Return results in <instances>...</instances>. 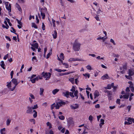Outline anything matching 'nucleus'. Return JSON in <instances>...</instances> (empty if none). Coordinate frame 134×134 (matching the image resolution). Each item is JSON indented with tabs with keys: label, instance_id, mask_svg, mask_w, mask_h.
<instances>
[{
	"label": "nucleus",
	"instance_id": "obj_35",
	"mask_svg": "<svg viewBox=\"0 0 134 134\" xmlns=\"http://www.w3.org/2000/svg\"><path fill=\"white\" fill-rule=\"evenodd\" d=\"M32 27H34V28L37 29V26L36 24L34 23H32Z\"/></svg>",
	"mask_w": 134,
	"mask_h": 134
},
{
	"label": "nucleus",
	"instance_id": "obj_17",
	"mask_svg": "<svg viewBox=\"0 0 134 134\" xmlns=\"http://www.w3.org/2000/svg\"><path fill=\"white\" fill-rule=\"evenodd\" d=\"M57 33L56 31H54L53 33V34L52 35L53 37L55 39L56 38H57Z\"/></svg>",
	"mask_w": 134,
	"mask_h": 134
},
{
	"label": "nucleus",
	"instance_id": "obj_63",
	"mask_svg": "<svg viewBox=\"0 0 134 134\" xmlns=\"http://www.w3.org/2000/svg\"><path fill=\"white\" fill-rule=\"evenodd\" d=\"M112 95L108 96V99L109 100H111L112 99Z\"/></svg>",
	"mask_w": 134,
	"mask_h": 134
},
{
	"label": "nucleus",
	"instance_id": "obj_55",
	"mask_svg": "<svg viewBox=\"0 0 134 134\" xmlns=\"http://www.w3.org/2000/svg\"><path fill=\"white\" fill-rule=\"evenodd\" d=\"M55 70L59 72H62V70L59 69H55Z\"/></svg>",
	"mask_w": 134,
	"mask_h": 134
},
{
	"label": "nucleus",
	"instance_id": "obj_45",
	"mask_svg": "<svg viewBox=\"0 0 134 134\" xmlns=\"http://www.w3.org/2000/svg\"><path fill=\"white\" fill-rule=\"evenodd\" d=\"M110 42L112 43L114 45H116V43L115 42L114 40L112 39L111 38L110 39Z\"/></svg>",
	"mask_w": 134,
	"mask_h": 134
},
{
	"label": "nucleus",
	"instance_id": "obj_9",
	"mask_svg": "<svg viewBox=\"0 0 134 134\" xmlns=\"http://www.w3.org/2000/svg\"><path fill=\"white\" fill-rule=\"evenodd\" d=\"M128 73L129 76H132L134 74V70L132 68L129 69Z\"/></svg>",
	"mask_w": 134,
	"mask_h": 134
},
{
	"label": "nucleus",
	"instance_id": "obj_46",
	"mask_svg": "<svg viewBox=\"0 0 134 134\" xmlns=\"http://www.w3.org/2000/svg\"><path fill=\"white\" fill-rule=\"evenodd\" d=\"M29 121L31 122H32L34 124H35V120L33 119H30Z\"/></svg>",
	"mask_w": 134,
	"mask_h": 134
},
{
	"label": "nucleus",
	"instance_id": "obj_14",
	"mask_svg": "<svg viewBox=\"0 0 134 134\" xmlns=\"http://www.w3.org/2000/svg\"><path fill=\"white\" fill-rule=\"evenodd\" d=\"M78 92V91L77 90L74 92H73V94H74V97H76V99L78 98V96L77 95Z\"/></svg>",
	"mask_w": 134,
	"mask_h": 134
},
{
	"label": "nucleus",
	"instance_id": "obj_36",
	"mask_svg": "<svg viewBox=\"0 0 134 134\" xmlns=\"http://www.w3.org/2000/svg\"><path fill=\"white\" fill-rule=\"evenodd\" d=\"M29 96H30V97L32 99H35V97L31 93H30Z\"/></svg>",
	"mask_w": 134,
	"mask_h": 134
},
{
	"label": "nucleus",
	"instance_id": "obj_58",
	"mask_svg": "<svg viewBox=\"0 0 134 134\" xmlns=\"http://www.w3.org/2000/svg\"><path fill=\"white\" fill-rule=\"evenodd\" d=\"M100 56H98L96 57V58L98 59H102L103 60L104 59V58L102 57L100 58Z\"/></svg>",
	"mask_w": 134,
	"mask_h": 134
},
{
	"label": "nucleus",
	"instance_id": "obj_37",
	"mask_svg": "<svg viewBox=\"0 0 134 134\" xmlns=\"http://www.w3.org/2000/svg\"><path fill=\"white\" fill-rule=\"evenodd\" d=\"M69 95L72 98H74V96L73 95V92H69Z\"/></svg>",
	"mask_w": 134,
	"mask_h": 134
},
{
	"label": "nucleus",
	"instance_id": "obj_2",
	"mask_svg": "<svg viewBox=\"0 0 134 134\" xmlns=\"http://www.w3.org/2000/svg\"><path fill=\"white\" fill-rule=\"evenodd\" d=\"M11 81L14 85L12 88L10 89L11 91H13L14 90L16 86L19 83V82H18L17 79L15 78L13 79Z\"/></svg>",
	"mask_w": 134,
	"mask_h": 134
},
{
	"label": "nucleus",
	"instance_id": "obj_28",
	"mask_svg": "<svg viewBox=\"0 0 134 134\" xmlns=\"http://www.w3.org/2000/svg\"><path fill=\"white\" fill-rule=\"evenodd\" d=\"M1 67L4 69H5V68L4 67V66L5 64L4 63V62L2 61L1 62Z\"/></svg>",
	"mask_w": 134,
	"mask_h": 134
},
{
	"label": "nucleus",
	"instance_id": "obj_52",
	"mask_svg": "<svg viewBox=\"0 0 134 134\" xmlns=\"http://www.w3.org/2000/svg\"><path fill=\"white\" fill-rule=\"evenodd\" d=\"M59 2L60 4V5L62 6H64V3L63 2L62 0H59Z\"/></svg>",
	"mask_w": 134,
	"mask_h": 134
},
{
	"label": "nucleus",
	"instance_id": "obj_23",
	"mask_svg": "<svg viewBox=\"0 0 134 134\" xmlns=\"http://www.w3.org/2000/svg\"><path fill=\"white\" fill-rule=\"evenodd\" d=\"M32 46L36 49L38 48V44L36 43L32 44Z\"/></svg>",
	"mask_w": 134,
	"mask_h": 134
},
{
	"label": "nucleus",
	"instance_id": "obj_41",
	"mask_svg": "<svg viewBox=\"0 0 134 134\" xmlns=\"http://www.w3.org/2000/svg\"><path fill=\"white\" fill-rule=\"evenodd\" d=\"M59 118L60 120H63L64 119V117L63 115L59 116Z\"/></svg>",
	"mask_w": 134,
	"mask_h": 134
},
{
	"label": "nucleus",
	"instance_id": "obj_34",
	"mask_svg": "<svg viewBox=\"0 0 134 134\" xmlns=\"http://www.w3.org/2000/svg\"><path fill=\"white\" fill-rule=\"evenodd\" d=\"M127 46L128 47H129L131 49H133L134 48V47L133 46H132L130 44H127Z\"/></svg>",
	"mask_w": 134,
	"mask_h": 134
},
{
	"label": "nucleus",
	"instance_id": "obj_56",
	"mask_svg": "<svg viewBox=\"0 0 134 134\" xmlns=\"http://www.w3.org/2000/svg\"><path fill=\"white\" fill-rule=\"evenodd\" d=\"M12 29V30H11L10 31L14 33H15L16 32V31L15 30L13 27H11Z\"/></svg>",
	"mask_w": 134,
	"mask_h": 134
},
{
	"label": "nucleus",
	"instance_id": "obj_5",
	"mask_svg": "<svg viewBox=\"0 0 134 134\" xmlns=\"http://www.w3.org/2000/svg\"><path fill=\"white\" fill-rule=\"evenodd\" d=\"M42 75L43 77L46 78V80H48L50 78L51 74L49 72L45 73L44 72H43L42 73Z\"/></svg>",
	"mask_w": 134,
	"mask_h": 134
},
{
	"label": "nucleus",
	"instance_id": "obj_16",
	"mask_svg": "<svg viewBox=\"0 0 134 134\" xmlns=\"http://www.w3.org/2000/svg\"><path fill=\"white\" fill-rule=\"evenodd\" d=\"M0 132L1 134H5V129L4 128L1 129Z\"/></svg>",
	"mask_w": 134,
	"mask_h": 134
},
{
	"label": "nucleus",
	"instance_id": "obj_38",
	"mask_svg": "<svg viewBox=\"0 0 134 134\" xmlns=\"http://www.w3.org/2000/svg\"><path fill=\"white\" fill-rule=\"evenodd\" d=\"M76 90L75 87L74 86H72L71 89L70 90V91L72 92H74L76 91Z\"/></svg>",
	"mask_w": 134,
	"mask_h": 134
},
{
	"label": "nucleus",
	"instance_id": "obj_51",
	"mask_svg": "<svg viewBox=\"0 0 134 134\" xmlns=\"http://www.w3.org/2000/svg\"><path fill=\"white\" fill-rule=\"evenodd\" d=\"M131 76H129V75H125V76L126 77V78L129 79H132V77H131Z\"/></svg>",
	"mask_w": 134,
	"mask_h": 134
},
{
	"label": "nucleus",
	"instance_id": "obj_64",
	"mask_svg": "<svg viewBox=\"0 0 134 134\" xmlns=\"http://www.w3.org/2000/svg\"><path fill=\"white\" fill-rule=\"evenodd\" d=\"M65 129L64 128H63L60 130L61 132L63 133L64 132Z\"/></svg>",
	"mask_w": 134,
	"mask_h": 134
},
{
	"label": "nucleus",
	"instance_id": "obj_49",
	"mask_svg": "<svg viewBox=\"0 0 134 134\" xmlns=\"http://www.w3.org/2000/svg\"><path fill=\"white\" fill-rule=\"evenodd\" d=\"M2 27L4 28H6L7 29H8L9 27V26L8 25L5 26L3 24L2 25Z\"/></svg>",
	"mask_w": 134,
	"mask_h": 134
},
{
	"label": "nucleus",
	"instance_id": "obj_3",
	"mask_svg": "<svg viewBox=\"0 0 134 134\" xmlns=\"http://www.w3.org/2000/svg\"><path fill=\"white\" fill-rule=\"evenodd\" d=\"M125 120L127 121H125V125H129L132 124V122H134V119L130 118H126L125 119Z\"/></svg>",
	"mask_w": 134,
	"mask_h": 134
},
{
	"label": "nucleus",
	"instance_id": "obj_57",
	"mask_svg": "<svg viewBox=\"0 0 134 134\" xmlns=\"http://www.w3.org/2000/svg\"><path fill=\"white\" fill-rule=\"evenodd\" d=\"M8 56V54H7L6 55H5L3 57V59L4 60H6Z\"/></svg>",
	"mask_w": 134,
	"mask_h": 134
},
{
	"label": "nucleus",
	"instance_id": "obj_31",
	"mask_svg": "<svg viewBox=\"0 0 134 134\" xmlns=\"http://www.w3.org/2000/svg\"><path fill=\"white\" fill-rule=\"evenodd\" d=\"M41 15L42 16V18L43 19H44L45 17V14L44 13L42 12H41Z\"/></svg>",
	"mask_w": 134,
	"mask_h": 134
},
{
	"label": "nucleus",
	"instance_id": "obj_43",
	"mask_svg": "<svg viewBox=\"0 0 134 134\" xmlns=\"http://www.w3.org/2000/svg\"><path fill=\"white\" fill-rule=\"evenodd\" d=\"M52 23L53 24V26L54 27H55V20H54L53 19H52Z\"/></svg>",
	"mask_w": 134,
	"mask_h": 134
},
{
	"label": "nucleus",
	"instance_id": "obj_30",
	"mask_svg": "<svg viewBox=\"0 0 134 134\" xmlns=\"http://www.w3.org/2000/svg\"><path fill=\"white\" fill-rule=\"evenodd\" d=\"M11 122V120L9 119H8L6 121L7 125V126H8L9 125L10 123Z\"/></svg>",
	"mask_w": 134,
	"mask_h": 134
},
{
	"label": "nucleus",
	"instance_id": "obj_61",
	"mask_svg": "<svg viewBox=\"0 0 134 134\" xmlns=\"http://www.w3.org/2000/svg\"><path fill=\"white\" fill-rule=\"evenodd\" d=\"M13 74H14L13 71H12L11 72V73H10V75L11 76V79L13 77Z\"/></svg>",
	"mask_w": 134,
	"mask_h": 134
},
{
	"label": "nucleus",
	"instance_id": "obj_60",
	"mask_svg": "<svg viewBox=\"0 0 134 134\" xmlns=\"http://www.w3.org/2000/svg\"><path fill=\"white\" fill-rule=\"evenodd\" d=\"M100 121L101 122L100 124H102V125H103L104 124V120L102 119H101L100 120Z\"/></svg>",
	"mask_w": 134,
	"mask_h": 134
},
{
	"label": "nucleus",
	"instance_id": "obj_24",
	"mask_svg": "<svg viewBox=\"0 0 134 134\" xmlns=\"http://www.w3.org/2000/svg\"><path fill=\"white\" fill-rule=\"evenodd\" d=\"M47 126L49 127V128L50 129L52 128V125L49 122H48L46 124Z\"/></svg>",
	"mask_w": 134,
	"mask_h": 134
},
{
	"label": "nucleus",
	"instance_id": "obj_39",
	"mask_svg": "<svg viewBox=\"0 0 134 134\" xmlns=\"http://www.w3.org/2000/svg\"><path fill=\"white\" fill-rule=\"evenodd\" d=\"M5 19L8 22L9 25L10 26H11L12 25V24L10 22L9 20L7 18H6Z\"/></svg>",
	"mask_w": 134,
	"mask_h": 134
},
{
	"label": "nucleus",
	"instance_id": "obj_12",
	"mask_svg": "<svg viewBox=\"0 0 134 134\" xmlns=\"http://www.w3.org/2000/svg\"><path fill=\"white\" fill-rule=\"evenodd\" d=\"M94 98L97 97L99 95V92L97 90H96L94 93Z\"/></svg>",
	"mask_w": 134,
	"mask_h": 134
},
{
	"label": "nucleus",
	"instance_id": "obj_13",
	"mask_svg": "<svg viewBox=\"0 0 134 134\" xmlns=\"http://www.w3.org/2000/svg\"><path fill=\"white\" fill-rule=\"evenodd\" d=\"M108 78L109 77L108 75L107 74H106L102 76L101 77V79L103 80H104L107 79H108Z\"/></svg>",
	"mask_w": 134,
	"mask_h": 134
},
{
	"label": "nucleus",
	"instance_id": "obj_18",
	"mask_svg": "<svg viewBox=\"0 0 134 134\" xmlns=\"http://www.w3.org/2000/svg\"><path fill=\"white\" fill-rule=\"evenodd\" d=\"M129 93H126V94H125L123 95V98L124 99H127L129 97Z\"/></svg>",
	"mask_w": 134,
	"mask_h": 134
},
{
	"label": "nucleus",
	"instance_id": "obj_42",
	"mask_svg": "<svg viewBox=\"0 0 134 134\" xmlns=\"http://www.w3.org/2000/svg\"><path fill=\"white\" fill-rule=\"evenodd\" d=\"M32 109H35L38 108V105L37 104L34 105L33 107H32Z\"/></svg>",
	"mask_w": 134,
	"mask_h": 134
},
{
	"label": "nucleus",
	"instance_id": "obj_21",
	"mask_svg": "<svg viewBox=\"0 0 134 134\" xmlns=\"http://www.w3.org/2000/svg\"><path fill=\"white\" fill-rule=\"evenodd\" d=\"M40 94L41 96L43 95V93L44 91V89L42 88H40Z\"/></svg>",
	"mask_w": 134,
	"mask_h": 134
},
{
	"label": "nucleus",
	"instance_id": "obj_29",
	"mask_svg": "<svg viewBox=\"0 0 134 134\" xmlns=\"http://www.w3.org/2000/svg\"><path fill=\"white\" fill-rule=\"evenodd\" d=\"M33 112H34V114H33V116L34 118H36L37 116V112L35 110H34Z\"/></svg>",
	"mask_w": 134,
	"mask_h": 134
},
{
	"label": "nucleus",
	"instance_id": "obj_7",
	"mask_svg": "<svg viewBox=\"0 0 134 134\" xmlns=\"http://www.w3.org/2000/svg\"><path fill=\"white\" fill-rule=\"evenodd\" d=\"M70 107L73 109H77L79 107V105L77 104H74L71 105L70 106Z\"/></svg>",
	"mask_w": 134,
	"mask_h": 134
},
{
	"label": "nucleus",
	"instance_id": "obj_47",
	"mask_svg": "<svg viewBox=\"0 0 134 134\" xmlns=\"http://www.w3.org/2000/svg\"><path fill=\"white\" fill-rule=\"evenodd\" d=\"M83 75L86 77H87L88 78H89L90 77V75L89 74H83Z\"/></svg>",
	"mask_w": 134,
	"mask_h": 134
},
{
	"label": "nucleus",
	"instance_id": "obj_32",
	"mask_svg": "<svg viewBox=\"0 0 134 134\" xmlns=\"http://www.w3.org/2000/svg\"><path fill=\"white\" fill-rule=\"evenodd\" d=\"M93 117L91 115L89 116L88 118L89 120L91 122H92L93 120Z\"/></svg>",
	"mask_w": 134,
	"mask_h": 134
},
{
	"label": "nucleus",
	"instance_id": "obj_4",
	"mask_svg": "<svg viewBox=\"0 0 134 134\" xmlns=\"http://www.w3.org/2000/svg\"><path fill=\"white\" fill-rule=\"evenodd\" d=\"M80 44L78 43H75L73 46V49L75 51H79L80 49Z\"/></svg>",
	"mask_w": 134,
	"mask_h": 134
},
{
	"label": "nucleus",
	"instance_id": "obj_27",
	"mask_svg": "<svg viewBox=\"0 0 134 134\" xmlns=\"http://www.w3.org/2000/svg\"><path fill=\"white\" fill-rule=\"evenodd\" d=\"M69 80L70 82L72 84H73L74 83V78H70L69 79Z\"/></svg>",
	"mask_w": 134,
	"mask_h": 134
},
{
	"label": "nucleus",
	"instance_id": "obj_20",
	"mask_svg": "<svg viewBox=\"0 0 134 134\" xmlns=\"http://www.w3.org/2000/svg\"><path fill=\"white\" fill-rule=\"evenodd\" d=\"M59 89H55L52 91V93L54 95H55L59 91Z\"/></svg>",
	"mask_w": 134,
	"mask_h": 134
},
{
	"label": "nucleus",
	"instance_id": "obj_8",
	"mask_svg": "<svg viewBox=\"0 0 134 134\" xmlns=\"http://www.w3.org/2000/svg\"><path fill=\"white\" fill-rule=\"evenodd\" d=\"M62 94L63 95L67 98H68L69 97V92L67 91H65L62 92Z\"/></svg>",
	"mask_w": 134,
	"mask_h": 134
},
{
	"label": "nucleus",
	"instance_id": "obj_6",
	"mask_svg": "<svg viewBox=\"0 0 134 134\" xmlns=\"http://www.w3.org/2000/svg\"><path fill=\"white\" fill-rule=\"evenodd\" d=\"M81 59L78 58H70L68 59V61L69 62H74L76 61H82Z\"/></svg>",
	"mask_w": 134,
	"mask_h": 134
},
{
	"label": "nucleus",
	"instance_id": "obj_44",
	"mask_svg": "<svg viewBox=\"0 0 134 134\" xmlns=\"http://www.w3.org/2000/svg\"><path fill=\"white\" fill-rule=\"evenodd\" d=\"M63 64L65 66V67L66 68H68L69 67V65L67 63H63Z\"/></svg>",
	"mask_w": 134,
	"mask_h": 134
},
{
	"label": "nucleus",
	"instance_id": "obj_48",
	"mask_svg": "<svg viewBox=\"0 0 134 134\" xmlns=\"http://www.w3.org/2000/svg\"><path fill=\"white\" fill-rule=\"evenodd\" d=\"M69 74V73L68 72H65L64 73H61L60 74V76H62L64 75H66Z\"/></svg>",
	"mask_w": 134,
	"mask_h": 134
},
{
	"label": "nucleus",
	"instance_id": "obj_40",
	"mask_svg": "<svg viewBox=\"0 0 134 134\" xmlns=\"http://www.w3.org/2000/svg\"><path fill=\"white\" fill-rule=\"evenodd\" d=\"M60 58L62 59L63 60H64V54L63 53H61L60 56Z\"/></svg>",
	"mask_w": 134,
	"mask_h": 134
},
{
	"label": "nucleus",
	"instance_id": "obj_26",
	"mask_svg": "<svg viewBox=\"0 0 134 134\" xmlns=\"http://www.w3.org/2000/svg\"><path fill=\"white\" fill-rule=\"evenodd\" d=\"M47 9L46 8L44 7V8H41V12H42L46 13L47 12Z\"/></svg>",
	"mask_w": 134,
	"mask_h": 134
},
{
	"label": "nucleus",
	"instance_id": "obj_62",
	"mask_svg": "<svg viewBox=\"0 0 134 134\" xmlns=\"http://www.w3.org/2000/svg\"><path fill=\"white\" fill-rule=\"evenodd\" d=\"M42 29L43 30H44L45 29V26L43 23H42Z\"/></svg>",
	"mask_w": 134,
	"mask_h": 134
},
{
	"label": "nucleus",
	"instance_id": "obj_33",
	"mask_svg": "<svg viewBox=\"0 0 134 134\" xmlns=\"http://www.w3.org/2000/svg\"><path fill=\"white\" fill-rule=\"evenodd\" d=\"M111 85L110 84L108 85L106 87H105V89H110L111 88Z\"/></svg>",
	"mask_w": 134,
	"mask_h": 134
},
{
	"label": "nucleus",
	"instance_id": "obj_11",
	"mask_svg": "<svg viewBox=\"0 0 134 134\" xmlns=\"http://www.w3.org/2000/svg\"><path fill=\"white\" fill-rule=\"evenodd\" d=\"M27 109L26 110V113L27 114H31L32 113V107H27Z\"/></svg>",
	"mask_w": 134,
	"mask_h": 134
},
{
	"label": "nucleus",
	"instance_id": "obj_10",
	"mask_svg": "<svg viewBox=\"0 0 134 134\" xmlns=\"http://www.w3.org/2000/svg\"><path fill=\"white\" fill-rule=\"evenodd\" d=\"M7 87L11 91L10 89L12 88L13 87V85L12 84L11 82L10 81L9 82H7Z\"/></svg>",
	"mask_w": 134,
	"mask_h": 134
},
{
	"label": "nucleus",
	"instance_id": "obj_53",
	"mask_svg": "<svg viewBox=\"0 0 134 134\" xmlns=\"http://www.w3.org/2000/svg\"><path fill=\"white\" fill-rule=\"evenodd\" d=\"M55 104L54 103L51 105V110H52L54 108V107H55Z\"/></svg>",
	"mask_w": 134,
	"mask_h": 134
},
{
	"label": "nucleus",
	"instance_id": "obj_25",
	"mask_svg": "<svg viewBox=\"0 0 134 134\" xmlns=\"http://www.w3.org/2000/svg\"><path fill=\"white\" fill-rule=\"evenodd\" d=\"M16 7L20 11H21L22 10L21 8L19 5L17 3H16Z\"/></svg>",
	"mask_w": 134,
	"mask_h": 134
},
{
	"label": "nucleus",
	"instance_id": "obj_54",
	"mask_svg": "<svg viewBox=\"0 0 134 134\" xmlns=\"http://www.w3.org/2000/svg\"><path fill=\"white\" fill-rule=\"evenodd\" d=\"M86 68L89 70L92 69L91 66L90 65H88L86 67Z\"/></svg>",
	"mask_w": 134,
	"mask_h": 134
},
{
	"label": "nucleus",
	"instance_id": "obj_1",
	"mask_svg": "<svg viewBox=\"0 0 134 134\" xmlns=\"http://www.w3.org/2000/svg\"><path fill=\"white\" fill-rule=\"evenodd\" d=\"M65 103L63 101L58 100L56 102V105H55V107L56 109H58L59 107L62 105H64Z\"/></svg>",
	"mask_w": 134,
	"mask_h": 134
},
{
	"label": "nucleus",
	"instance_id": "obj_19",
	"mask_svg": "<svg viewBox=\"0 0 134 134\" xmlns=\"http://www.w3.org/2000/svg\"><path fill=\"white\" fill-rule=\"evenodd\" d=\"M68 122L70 124H71L73 123V122L72 119L69 118L68 120Z\"/></svg>",
	"mask_w": 134,
	"mask_h": 134
},
{
	"label": "nucleus",
	"instance_id": "obj_22",
	"mask_svg": "<svg viewBox=\"0 0 134 134\" xmlns=\"http://www.w3.org/2000/svg\"><path fill=\"white\" fill-rule=\"evenodd\" d=\"M38 80V78L37 77L35 78L32 79L31 80V81L32 83H34L35 82L36 80Z\"/></svg>",
	"mask_w": 134,
	"mask_h": 134
},
{
	"label": "nucleus",
	"instance_id": "obj_15",
	"mask_svg": "<svg viewBox=\"0 0 134 134\" xmlns=\"http://www.w3.org/2000/svg\"><path fill=\"white\" fill-rule=\"evenodd\" d=\"M6 8L8 10L9 12H11V5L10 4H9L8 6L6 7Z\"/></svg>",
	"mask_w": 134,
	"mask_h": 134
},
{
	"label": "nucleus",
	"instance_id": "obj_59",
	"mask_svg": "<svg viewBox=\"0 0 134 134\" xmlns=\"http://www.w3.org/2000/svg\"><path fill=\"white\" fill-rule=\"evenodd\" d=\"M102 11H101L100 9L99 8L98 9V11L97 12V14H99L101 12H102Z\"/></svg>",
	"mask_w": 134,
	"mask_h": 134
},
{
	"label": "nucleus",
	"instance_id": "obj_50",
	"mask_svg": "<svg viewBox=\"0 0 134 134\" xmlns=\"http://www.w3.org/2000/svg\"><path fill=\"white\" fill-rule=\"evenodd\" d=\"M112 92L111 91H109L107 93L108 96L112 95Z\"/></svg>",
	"mask_w": 134,
	"mask_h": 134
}]
</instances>
